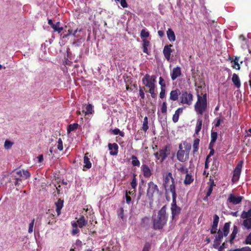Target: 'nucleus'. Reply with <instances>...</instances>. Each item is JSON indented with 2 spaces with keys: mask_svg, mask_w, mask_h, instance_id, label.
<instances>
[{
  "mask_svg": "<svg viewBox=\"0 0 251 251\" xmlns=\"http://www.w3.org/2000/svg\"><path fill=\"white\" fill-rule=\"evenodd\" d=\"M46 221L48 224L52 225L54 222H55L54 218V215L52 214L50 215Z\"/></svg>",
  "mask_w": 251,
  "mask_h": 251,
  "instance_id": "de8ad7c7",
  "label": "nucleus"
},
{
  "mask_svg": "<svg viewBox=\"0 0 251 251\" xmlns=\"http://www.w3.org/2000/svg\"><path fill=\"white\" fill-rule=\"evenodd\" d=\"M239 57L236 56L234 59L232 60L231 62L232 63V67L237 70H239L240 69V65L239 64Z\"/></svg>",
  "mask_w": 251,
  "mask_h": 251,
  "instance_id": "c85d7f7f",
  "label": "nucleus"
},
{
  "mask_svg": "<svg viewBox=\"0 0 251 251\" xmlns=\"http://www.w3.org/2000/svg\"><path fill=\"white\" fill-rule=\"evenodd\" d=\"M130 159L132 160L131 164L133 166H137L138 167L140 166V162L136 156L134 155H132Z\"/></svg>",
  "mask_w": 251,
  "mask_h": 251,
  "instance_id": "473e14b6",
  "label": "nucleus"
},
{
  "mask_svg": "<svg viewBox=\"0 0 251 251\" xmlns=\"http://www.w3.org/2000/svg\"><path fill=\"white\" fill-rule=\"evenodd\" d=\"M232 81L234 85L237 87L239 88L241 86V82L238 75L236 74H233L232 77Z\"/></svg>",
  "mask_w": 251,
  "mask_h": 251,
  "instance_id": "b1692460",
  "label": "nucleus"
},
{
  "mask_svg": "<svg viewBox=\"0 0 251 251\" xmlns=\"http://www.w3.org/2000/svg\"><path fill=\"white\" fill-rule=\"evenodd\" d=\"M170 146L166 145L163 148L159 149L158 151L154 153L155 158L160 160V162H163L170 154Z\"/></svg>",
  "mask_w": 251,
  "mask_h": 251,
  "instance_id": "0eeeda50",
  "label": "nucleus"
},
{
  "mask_svg": "<svg viewBox=\"0 0 251 251\" xmlns=\"http://www.w3.org/2000/svg\"><path fill=\"white\" fill-rule=\"evenodd\" d=\"M124 210L123 208L121 207L118 211V215L122 219H124Z\"/></svg>",
  "mask_w": 251,
  "mask_h": 251,
  "instance_id": "3c124183",
  "label": "nucleus"
},
{
  "mask_svg": "<svg viewBox=\"0 0 251 251\" xmlns=\"http://www.w3.org/2000/svg\"><path fill=\"white\" fill-rule=\"evenodd\" d=\"M197 101L194 105V109L198 114L202 115L207 109V94L205 89L201 86L196 89Z\"/></svg>",
  "mask_w": 251,
  "mask_h": 251,
  "instance_id": "f257e3e1",
  "label": "nucleus"
},
{
  "mask_svg": "<svg viewBox=\"0 0 251 251\" xmlns=\"http://www.w3.org/2000/svg\"><path fill=\"white\" fill-rule=\"evenodd\" d=\"M159 84L161 86V89L166 88V84L164 82V79L162 77H159Z\"/></svg>",
  "mask_w": 251,
  "mask_h": 251,
  "instance_id": "8fccbe9b",
  "label": "nucleus"
},
{
  "mask_svg": "<svg viewBox=\"0 0 251 251\" xmlns=\"http://www.w3.org/2000/svg\"><path fill=\"white\" fill-rule=\"evenodd\" d=\"M238 232V228L237 226L234 225L232 229V232L229 236V239H226V242H229L230 244L234 243V240L236 237V235Z\"/></svg>",
  "mask_w": 251,
  "mask_h": 251,
  "instance_id": "a211bd4d",
  "label": "nucleus"
},
{
  "mask_svg": "<svg viewBox=\"0 0 251 251\" xmlns=\"http://www.w3.org/2000/svg\"><path fill=\"white\" fill-rule=\"evenodd\" d=\"M137 185V181L136 178V175L134 174L133 175V178L131 182V186L134 189H135Z\"/></svg>",
  "mask_w": 251,
  "mask_h": 251,
  "instance_id": "58836bf2",
  "label": "nucleus"
},
{
  "mask_svg": "<svg viewBox=\"0 0 251 251\" xmlns=\"http://www.w3.org/2000/svg\"><path fill=\"white\" fill-rule=\"evenodd\" d=\"M242 225L248 230H251V218L244 219Z\"/></svg>",
  "mask_w": 251,
  "mask_h": 251,
  "instance_id": "bb28decb",
  "label": "nucleus"
},
{
  "mask_svg": "<svg viewBox=\"0 0 251 251\" xmlns=\"http://www.w3.org/2000/svg\"><path fill=\"white\" fill-rule=\"evenodd\" d=\"M182 75L181 68L179 66H176L173 69L171 72V77L173 81L176 80L177 77Z\"/></svg>",
  "mask_w": 251,
  "mask_h": 251,
  "instance_id": "2eb2a0df",
  "label": "nucleus"
},
{
  "mask_svg": "<svg viewBox=\"0 0 251 251\" xmlns=\"http://www.w3.org/2000/svg\"><path fill=\"white\" fill-rule=\"evenodd\" d=\"M242 219H245L247 218H251V208L248 211H243L241 215Z\"/></svg>",
  "mask_w": 251,
  "mask_h": 251,
  "instance_id": "f704fd0d",
  "label": "nucleus"
},
{
  "mask_svg": "<svg viewBox=\"0 0 251 251\" xmlns=\"http://www.w3.org/2000/svg\"><path fill=\"white\" fill-rule=\"evenodd\" d=\"M150 33L145 29H143L141 31L140 36L142 39L147 38L149 36Z\"/></svg>",
  "mask_w": 251,
  "mask_h": 251,
  "instance_id": "79ce46f5",
  "label": "nucleus"
},
{
  "mask_svg": "<svg viewBox=\"0 0 251 251\" xmlns=\"http://www.w3.org/2000/svg\"><path fill=\"white\" fill-rule=\"evenodd\" d=\"M74 245L76 247V248L77 250H79L82 246V242L80 240L77 239L76 240L75 243Z\"/></svg>",
  "mask_w": 251,
  "mask_h": 251,
  "instance_id": "603ef678",
  "label": "nucleus"
},
{
  "mask_svg": "<svg viewBox=\"0 0 251 251\" xmlns=\"http://www.w3.org/2000/svg\"><path fill=\"white\" fill-rule=\"evenodd\" d=\"M240 251H251V249L249 247H245L242 248H240Z\"/></svg>",
  "mask_w": 251,
  "mask_h": 251,
  "instance_id": "774afa93",
  "label": "nucleus"
},
{
  "mask_svg": "<svg viewBox=\"0 0 251 251\" xmlns=\"http://www.w3.org/2000/svg\"><path fill=\"white\" fill-rule=\"evenodd\" d=\"M226 248V243L224 242V243H223V244L219 246V247L218 248V251H224V250L225 248Z\"/></svg>",
  "mask_w": 251,
  "mask_h": 251,
  "instance_id": "69168bd1",
  "label": "nucleus"
},
{
  "mask_svg": "<svg viewBox=\"0 0 251 251\" xmlns=\"http://www.w3.org/2000/svg\"><path fill=\"white\" fill-rule=\"evenodd\" d=\"M200 141V139L198 138L194 139L193 144V154L194 155L197 154L198 152Z\"/></svg>",
  "mask_w": 251,
  "mask_h": 251,
  "instance_id": "393cba45",
  "label": "nucleus"
},
{
  "mask_svg": "<svg viewBox=\"0 0 251 251\" xmlns=\"http://www.w3.org/2000/svg\"><path fill=\"white\" fill-rule=\"evenodd\" d=\"M120 1L121 5L123 8L127 7L128 5H127L126 0H120Z\"/></svg>",
  "mask_w": 251,
  "mask_h": 251,
  "instance_id": "680f3d73",
  "label": "nucleus"
},
{
  "mask_svg": "<svg viewBox=\"0 0 251 251\" xmlns=\"http://www.w3.org/2000/svg\"><path fill=\"white\" fill-rule=\"evenodd\" d=\"M87 154L88 153H86L84 156L83 162L84 164L83 165V171H86V169H89L92 167V164L90 161V159L87 156Z\"/></svg>",
  "mask_w": 251,
  "mask_h": 251,
  "instance_id": "412c9836",
  "label": "nucleus"
},
{
  "mask_svg": "<svg viewBox=\"0 0 251 251\" xmlns=\"http://www.w3.org/2000/svg\"><path fill=\"white\" fill-rule=\"evenodd\" d=\"M202 125V121L201 118H199L197 120V122L196 124V129H195V134H198L201 129V126Z\"/></svg>",
  "mask_w": 251,
  "mask_h": 251,
  "instance_id": "c756f323",
  "label": "nucleus"
},
{
  "mask_svg": "<svg viewBox=\"0 0 251 251\" xmlns=\"http://www.w3.org/2000/svg\"><path fill=\"white\" fill-rule=\"evenodd\" d=\"M150 45V42L146 39H143V47H148Z\"/></svg>",
  "mask_w": 251,
  "mask_h": 251,
  "instance_id": "338daca9",
  "label": "nucleus"
},
{
  "mask_svg": "<svg viewBox=\"0 0 251 251\" xmlns=\"http://www.w3.org/2000/svg\"><path fill=\"white\" fill-rule=\"evenodd\" d=\"M221 244V241L220 240H216V239H214V244H213V247L215 249H218L220 245Z\"/></svg>",
  "mask_w": 251,
  "mask_h": 251,
  "instance_id": "6e6d98bb",
  "label": "nucleus"
},
{
  "mask_svg": "<svg viewBox=\"0 0 251 251\" xmlns=\"http://www.w3.org/2000/svg\"><path fill=\"white\" fill-rule=\"evenodd\" d=\"M108 149L110 151V154L116 155L118 153L119 147L116 143H109L108 145Z\"/></svg>",
  "mask_w": 251,
  "mask_h": 251,
  "instance_id": "6ab92c4d",
  "label": "nucleus"
},
{
  "mask_svg": "<svg viewBox=\"0 0 251 251\" xmlns=\"http://www.w3.org/2000/svg\"><path fill=\"white\" fill-rule=\"evenodd\" d=\"M163 185L164 186L166 191V198L167 201L170 200V198L167 196L168 191H169L172 194H173V192H176V185L175 179L173 177V175L171 172H167L164 178Z\"/></svg>",
  "mask_w": 251,
  "mask_h": 251,
  "instance_id": "20e7f679",
  "label": "nucleus"
},
{
  "mask_svg": "<svg viewBox=\"0 0 251 251\" xmlns=\"http://www.w3.org/2000/svg\"><path fill=\"white\" fill-rule=\"evenodd\" d=\"M194 181V178H193L192 175L186 174L185 176V179L184 180V183L185 185H189L192 183Z\"/></svg>",
  "mask_w": 251,
  "mask_h": 251,
  "instance_id": "7c9ffc66",
  "label": "nucleus"
},
{
  "mask_svg": "<svg viewBox=\"0 0 251 251\" xmlns=\"http://www.w3.org/2000/svg\"><path fill=\"white\" fill-rule=\"evenodd\" d=\"M167 109V104L166 101H164L161 105V111L162 113H166Z\"/></svg>",
  "mask_w": 251,
  "mask_h": 251,
  "instance_id": "09e8293b",
  "label": "nucleus"
},
{
  "mask_svg": "<svg viewBox=\"0 0 251 251\" xmlns=\"http://www.w3.org/2000/svg\"><path fill=\"white\" fill-rule=\"evenodd\" d=\"M78 124L74 123L73 124H70L69 125L67 128V131L69 133H70L71 131L75 130L77 129L78 127Z\"/></svg>",
  "mask_w": 251,
  "mask_h": 251,
  "instance_id": "e433bc0d",
  "label": "nucleus"
},
{
  "mask_svg": "<svg viewBox=\"0 0 251 251\" xmlns=\"http://www.w3.org/2000/svg\"><path fill=\"white\" fill-rule=\"evenodd\" d=\"M208 186H212L213 187L216 186V184L214 182V179L212 178H211V176L209 179V181L208 182Z\"/></svg>",
  "mask_w": 251,
  "mask_h": 251,
  "instance_id": "0e129e2a",
  "label": "nucleus"
},
{
  "mask_svg": "<svg viewBox=\"0 0 251 251\" xmlns=\"http://www.w3.org/2000/svg\"><path fill=\"white\" fill-rule=\"evenodd\" d=\"M84 34V33L82 31V27H76L73 24H69L68 26L65 25L64 27V38L72 35L75 38L81 39Z\"/></svg>",
  "mask_w": 251,
  "mask_h": 251,
  "instance_id": "39448f33",
  "label": "nucleus"
},
{
  "mask_svg": "<svg viewBox=\"0 0 251 251\" xmlns=\"http://www.w3.org/2000/svg\"><path fill=\"white\" fill-rule=\"evenodd\" d=\"M85 109H86L85 113L86 114H92V112L93 111V107L91 104H88V105H87Z\"/></svg>",
  "mask_w": 251,
  "mask_h": 251,
  "instance_id": "49530a36",
  "label": "nucleus"
},
{
  "mask_svg": "<svg viewBox=\"0 0 251 251\" xmlns=\"http://www.w3.org/2000/svg\"><path fill=\"white\" fill-rule=\"evenodd\" d=\"M243 164V161L241 160L238 163L235 168L233 171V174L232 178V182H236L238 181L241 175Z\"/></svg>",
  "mask_w": 251,
  "mask_h": 251,
  "instance_id": "9b49d317",
  "label": "nucleus"
},
{
  "mask_svg": "<svg viewBox=\"0 0 251 251\" xmlns=\"http://www.w3.org/2000/svg\"><path fill=\"white\" fill-rule=\"evenodd\" d=\"M48 24L51 26L54 31H57L58 33H60L61 30H63V27H59L60 23L58 22H57L56 24H54L52 21L51 19H49L48 20Z\"/></svg>",
  "mask_w": 251,
  "mask_h": 251,
  "instance_id": "aec40b11",
  "label": "nucleus"
},
{
  "mask_svg": "<svg viewBox=\"0 0 251 251\" xmlns=\"http://www.w3.org/2000/svg\"><path fill=\"white\" fill-rule=\"evenodd\" d=\"M112 133L114 135L119 134V135L121 136V137H124V136H125L124 132L120 131L119 128H115V129H113L112 130Z\"/></svg>",
  "mask_w": 251,
  "mask_h": 251,
  "instance_id": "c03bdc74",
  "label": "nucleus"
},
{
  "mask_svg": "<svg viewBox=\"0 0 251 251\" xmlns=\"http://www.w3.org/2000/svg\"><path fill=\"white\" fill-rule=\"evenodd\" d=\"M213 186H208V188L207 189V190L206 191V194H207L208 196H210V195L211 194L212 191H213Z\"/></svg>",
  "mask_w": 251,
  "mask_h": 251,
  "instance_id": "e2e57ef3",
  "label": "nucleus"
},
{
  "mask_svg": "<svg viewBox=\"0 0 251 251\" xmlns=\"http://www.w3.org/2000/svg\"><path fill=\"white\" fill-rule=\"evenodd\" d=\"M165 88H162L161 89V91L159 94V97L160 99H163L165 97Z\"/></svg>",
  "mask_w": 251,
  "mask_h": 251,
  "instance_id": "4d7b16f0",
  "label": "nucleus"
},
{
  "mask_svg": "<svg viewBox=\"0 0 251 251\" xmlns=\"http://www.w3.org/2000/svg\"><path fill=\"white\" fill-rule=\"evenodd\" d=\"M158 192L159 189L156 184L151 181L148 182V189L147 190V197L150 200L152 201L154 194L156 192L158 193Z\"/></svg>",
  "mask_w": 251,
  "mask_h": 251,
  "instance_id": "9d476101",
  "label": "nucleus"
},
{
  "mask_svg": "<svg viewBox=\"0 0 251 251\" xmlns=\"http://www.w3.org/2000/svg\"><path fill=\"white\" fill-rule=\"evenodd\" d=\"M142 128L145 132H146L147 131L148 129H149L148 120V117L147 116H146L144 118V121H143V123Z\"/></svg>",
  "mask_w": 251,
  "mask_h": 251,
  "instance_id": "72a5a7b5",
  "label": "nucleus"
},
{
  "mask_svg": "<svg viewBox=\"0 0 251 251\" xmlns=\"http://www.w3.org/2000/svg\"><path fill=\"white\" fill-rule=\"evenodd\" d=\"M245 243L246 244H251V232L247 237L245 240Z\"/></svg>",
  "mask_w": 251,
  "mask_h": 251,
  "instance_id": "052dcab7",
  "label": "nucleus"
},
{
  "mask_svg": "<svg viewBox=\"0 0 251 251\" xmlns=\"http://www.w3.org/2000/svg\"><path fill=\"white\" fill-rule=\"evenodd\" d=\"M141 170L145 178H149L152 175V171L149 166L146 164H143L141 167Z\"/></svg>",
  "mask_w": 251,
  "mask_h": 251,
  "instance_id": "4468645a",
  "label": "nucleus"
},
{
  "mask_svg": "<svg viewBox=\"0 0 251 251\" xmlns=\"http://www.w3.org/2000/svg\"><path fill=\"white\" fill-rule=\"evenodd\" d=\"M183 144L184 146V148L185 149V150H184V151H186L189 153L191 149V144L187 142L186 141H184V142H183Z\"/></svg>",
  "mask_w": 251,
  "mask_h": 251,
  "instance_id": "ea45409f",
  "label": "nucleus"
},
{
  "mask_svg": "<svg viewBox=\"0 0 251 251\" xmlns=\"http://www.w3.org/2000/svg\"><path fill=\"white\" fill-rule=\"evenodd\" d=\"M34 224V219L32 220L31 222H30V223L29 225L28 231L29 233H31L33 231V228Z\"/></svg>",
  "mask_w": 251,
  "mask_h": 251,
  "instance_id": "864d4df0",
  "label": "nucleus"
},
{
  "mask_svg": "<svg viewBox=\"0 0 251 251\" xmlns=\"http://www.w3.org/2000/svg\"><path fill=\"white\" fill-rule=\"evenodd\" d=\"M173 194H172V203L171 204V212H172V220H174L176 216H177L181 212V208L178 206L176 204V192H173Z\"/></svg>",
  "mask_w": 251,
  "mask_h": 251,
  "instance_id": "1a4fd4ad",
  "label": "nucleus"
},
{
  "mask_svg": "<svg viewBox=\"0 0 251 251\" xmlns=\"http://www.w3.org/2000/svg\"><path fill=\"white\" fill-rule=\"evenodd\" d=\"M179 167L177 168V170L181 174H187L188 172V169L185 168L184 165L182 164H179Z\"/></svg>",
  "mask_w": 251,
  "mask_h": 251,
  "instance_id": "c9c22d12",
  "label": "nucleus"
},
{
  "mask_svg": "<svg viewBox=\"0 0 251 251\" xmlns=\"http://www.w3.org/2000/svg\"><path fill=\"white\" fill-rule=\"evenodd\" d=\"M146 91V88L145 86L143 87H139V96L141 97V98L143 100H144L145 98V94L144 93V91Z\"/></svg>",
  "mask_w": 251,
  "mask_h": 251,
  "instance_id": "a19ab883",
  "label": "nucleus"
},
{
  "mask_svg": "<svg viewBox=\"0 0 251 251\" xmlns=\"http://www.w3.org/2000/svg\"><path fill=\"white\" fill-rule=\"evenodd\" d=\"M167 35L169 40L171 42L176 41V35L174 31L171 28H169L167 31Z\"/></svg>",
  "mask_w": 251,
  "mask_h": 251,
  "instance_id": "5701e85b",
  "label": "nucleus"
},
{
  "mask_svg": "<svg viewBox=\"0 0 251 251\" xmlns=\"http://www.w3.org/2000/svg\"><path fill=\"white\" fill-rule=\"evenodd\" d=\"M166 205L163 206L158 212L157 215L152 219V226L154 230L162 229L168 221L166 215Z\"/></svg>",
  "mask_w": 251,
  "mask_h": 251,
  "instance_id": "f03ea898",
  "label": "nucleus"
},
{
  "mask_svg": "<svg viewBox=\"0 0 251 251\" xmlns=\"http://www.w3.org/2000/svg\"><path fill=\"white\" fill-rule=\"evenodd\" d=\"M181 92L179 89L176 88L172 90L170 93V100L172 101H176L178 100L179 97H180Z\"/></svg>",
  "mask_w": 251,
  "mask_h": 251,
  "instance_id": "f3484780",
  "label": "nucleus"
},
{
  "mask_svg": "<svg viewBox=\"0 0 251 251\" xmlns=\"http://www.w3.org/2000/svg\"><path fill=\"white\" fill-rule=\"evenodd\" d=\"M58 145L57 146V149L59 151L63 150V145H62V142L61 138H59L58 139Z\"/></svg>",
  "mask_w": 251,
  "mask_h": 251,
  "instance_id": "13d9d810",
  "label": "nucleus"
},
{
  "mask_svg": "<svg viewBox=\"0 0 251 251\" xmlns=\"http://www.w3.org/2000/svg\"><path fill=\"white\" fill-rule=\"evenodd\" d=\"M63 184V180L62 182H57V184H54L55 187H56V189L57 190V193L54 192V199L55 200V198L57 200V201L55 202V204L56 205V211L57 213V215H59L61 214V210L63 207V200H61L60 198H58L59 197V195L61 193L60 192L62 190L61 185Z\"/></svg>",
  "mask_w": 251,
  "mask_h": 251,
  "instance_id": "423d86ee",
  "label": "nucleus"
},
{
  "mask_svg": "<svg viewBox=\"0 0 251 251\" xmlns=\"http://www.w3.org/2000/svg\"><path fill=\"white\" fill-rule=\"evenodd\" d=\"M224 236V233L222 232V230L220 229H219L217 232V234L215 236V239L216 240H220L221 241L222 239H223V237Z\"/></svg>",
  "mask_w": 251,
  "mask_h": 251,
  "instance_id": "37998d69",
  "label": "nucleus"
},
{
  "mask_svg": "<svg viewBox=\"0 0 251 251\" xmlns=\"http://www.w3.org/2000/svg\"><path fill=\"white\" fill-rule=\"evenodd\" d=\"M231 225V222L226 223L224 224V227L223 228L222 232L224 233V236L226 237L228 235L229 232V229Z\"/></svg>",
  "mask_w": 251,
  "mask_h": 251,
  "instance_id": "cd10ccee",
  "label": "nucleus"
},
{
  "mask_svg": "<svg viewBox=\"0 0 251 251\" xmlns=\"http://www.w3.org/2000/svg\"><path fill=\"white\" fill-rule=\"evenodd\" d=\"M189 153L184 150L178 151L176 153L177 159L180 162H185L189 159Z\"/></svg>",
  "mask_w": 251,
  "mask_h": 251,
  "instance_id": "f8f14e48",
  "label": "nucleus"
},
{
  "mask_svg": "<svg viewBox=\"0 0 251 251\" xmlns=\"http://www.w3.org/2000/svg\"><path fill=\"white\" fill-rule=\"evenodd\" d=\"M219 221V217L217 214H215L213 216V221L212 226L214 228L218 227V223Z\"/></svg>",
  "mask_w": 251,
  "mask_h": 251,
  "instance_id": "4c0bfd02",
  "label": "nucleus"
},
{
  "mask_svg": "<svg viewBox=\"0 0 251 251\" xmlns=\"http://www.w3.org/2000/svg\"><path fill=\"white\" fill-rule=\"evenodd\" d=\"M13 143L8 140H6L4 142V147L5 149H9L12 147Z\"/></svg>",
  "mask_w": 251,
  "mask_h": 251,
  "instance_id": "a18cd8bd",
  "label": "nucleus"
},
{
  "mask_svg": "<svg viewBox=\"0 0 251 251\" xmlns=\"http://www.w3.org/2000/svg\"><path fill=\"white\" fill-rule=\"evenodd\" d=\"M125 197L126 199V202L127 204H130L131 201V199L130 197L128 195V193L127 191H126Z\"/></svg>",
  "mask_w": 251,
  "mask_h": 251,
  "instance_id": "bf43d9fd",
  "label": "nucleus"
},
{
  "mask_svg": "<svg viewBox=\"0 0 251 251\" xmlns=\"http://www.w3.org/2000/svg\"><path fill=\"white\" fill-rule=\"evenodd\" d=\"M183 109V108L179 107L176 110L175 114L173 115L172 118L173 121L175 123L178 122L179 115L182 113Z\"/></svg>",
  "mask_w": 251,
  "mask_h": 251,
  "instance_id": "4be33fe9",
  "label": "nucleus"
},
{
  "mask_svg": "<svg viewBox=\"0 0 251 251\" xmlns=\"http://www.w3.org/2000/svg\"><path fill=\"white\" fill-rule=\"evenodd\" d=\"M193 98V95L191 93L185 90L182 91L179 97L180 102L182 104L190 106L192 104Z\"/></svg>",
  "mask_w": 251,
  "mask_h": 251,
  "instance_id": "6e6552de",
  "label": "nucleus"
},
{
  "mask_svg": "<svg viewBox=\"0 0 251 251\" xmlns=\"http://www.w3.org/2000/svg\"><path fill=\"white\" fill-rule=\"evenodd\" d=\"M142 82L145 87H146L149 89L148 92L151 94V97L152 98H156V94L155 93L156 76L147 74L142 78Z\"/></svg>",
  "mask_w": 251,
  "mask_h": 251,
  "instance_id": "7ed1b4c3",
  "label": "nucleus"
},
{
  "mask_svg": "<svg viewBox=\"0 0 251 251\" xmlns=\"http://www.w3.org/2000/svg\"><path fill=\"white\" fill-rule=\"evenodd\" d=\"M217 133L216 132H211V141L209 144V148H211L214 143L216 142L217 138Z\"/></svg>",
  "mask_w": 251,
  "mask_h": 251,
  "instance_id": "2f4dec72",
  "label": "nucleus"
},
{
  "mask_svg": "<svg viewBox=\"0 0 251 251\" xmlns=\"http://www.w3.org/2000/svg\"><path fill=\"white\" fill-rule=\"evenodd\" d=\"M244 197L243 196H236L233 194H230L227 199V201L232 204H238L241 202Z\"/></svg>",
  "mask_w": 251,
  "mask_h": 251,
  "instance_id": "ddd939ff",
  "label": "nucleus"
},
{
  "mask_svg": "<svg viewBox=\"0 0 251 251\" xmlns=\"http://www.w3.org/2000/svg\"><path fill=\"white\" fill-rule=\"evenodd\" d=\"M77 223L78 224V226L80 228H82L87 224V221L85 220L84 216L82 215L77 220Z\"/></svg>",
  "mask_w": 251,
  "mask_h": 251,
  "instance_id": "a878e982",
  "label": "nucleus"
},
{
  "mask_svg": "<svg viewBox=\"0 0 251 251\" xmlns=\"http://www.w3.org/2000/svg\"><path fill=\"white\" fill-rule=\"evenodd\" d=\"M173 45L171 44L166 45L164 46L163 50V53L164 57L168 61L170 60L171 54L173 51V50L171 49Z\"/></svg>",
  "mask_w": 251,
  "mask_h": 251,
  "instance_id": "dca6fc26",
  "label": "nucleus"
},
{
  "mask_svg": "<svg viewBox=\"0 0 251 251\" xmlns=\"http://www.w3.org/2000/svg\"><path fill=\"white\" fill-rule=\"evenodd\" d=\"M151 249V244L149 242H146L143 249V251H149Z\"/></svg>",
  "mask_w": 251,
  "mask_h": 251,
  "instance_id": "5fc2aeb1",
  "label": "nucleus"
}]
</instances>
